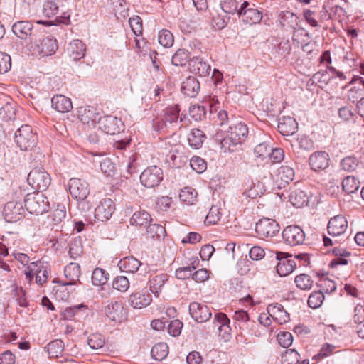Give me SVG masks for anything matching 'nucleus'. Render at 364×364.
<instances>
[{"label": "nucleus", "instance_id": "412c9836", "mask_svg": "<svg viewBox=\"0 0 364 364\" xmlns=\"http://www.w3.org/2000/svg\"><path fill=\"white\" fill-rule=\"evenodd\" d=\"M214 323L218 326V335L224 340L228 341L231 338V329L229 326L230 319L226 314L219 312L214 316Z\"/></svg>", "mask_w": 364, "mask_h": 364}, {"label": "nucleus", "instance_id": "c03bdc74", "mask_svg": "<svg viewBox=\"0 0 364 364\" xmlns=\"http://www.w3.org/2000/svg\"><path fill=\"white\" fill-rule=\"evenodd\" d=\"M222 10L228 14L238 15L240 12V4L237 0H224L220 2Z\"/></svg>", "mask_w": 364, "mask_h": 364}, {"label": "nucleus", "instance_id": "1a4fd4ad", "mask_svg": "<svg viewBox=\"0 0 364 364\" xmlns=\"http://www.w3.org/2000/svg\"><path fill=\"white\" fill-rule=\"evenodd\" d=\"M255 231L260 238L272 237L278 234L279 225L275 220L263 218L256 223Z\"/></svg>", "mask_w": 364, "mask_h": 364}, {"label": "nucleus", "instance_id": "69168bd1", "mask_svg": "<svg viewBox=\"0 0 364 364\" xmlns=\"http://www.w3.org/2000/svg\"><path fill=\"white\" fill-rule=\"evenodd\" d=\"M11 68V56L6 53H0V75L6 73Z\"/></svg>", "mask_w": 364, "mask_h": 364}, {"label": "nucleus", "instance_id": "9b49d317", "mask_svg": "<svg viewBox=\"0 0 364 364\" xmlns=\"http://www.w3.org/2000/svg\"><path fill=\"white\" fill-rule=\"evenodd\" d=\"M33 41H35L34 54L40 57L51 55L58 49L57 41L52 37H43L38 40L35 37Z\"/></svg>", "mask_w": 364, "mask_h": 364}, {"label": "nucleus", "instance_id": "de8ad7c7", "mask_svg": "<svg viewBox=\"0 0 364 364\" xmlns=\"http://www.w3.org/2000/svg\"><path fill=\"white\" fill-rule=\"evenodd\" d=\"M329 9L330 16H331L333 20H337L339 22L347 20V12L343 7L338 5H332L329 3Z\"/></svg>", "mask_w": 364, "mask_h": 364}, {"label": "nucleus", "instance_id": "49530a36", "mask_svg": "<svg viewBox=\"0 0 364 364\" xmlns=\"http://www.w3.org/2000/svg\"><path fill=\"white\" fill-rule=\"evenodd\" d=\"M66 208L64 205L58 204L56 208L48 216L49 220H51L53 224L57 225L65 218Z\"/></svg>", "mask_w": 364, "mask_h": 364}, {"label": "nucleus", "instance_id": "dca6fc26", "mask_svg": "<svg viewBox=\"0 0 364 364\" xmlns=\"http://www.w3.org/2000/svg\"><path fill=\"white\" fill-rule=\"evenodd\" d=\"M12 31L18 38L31 41L36 37V30H34L33 24L28 21H19L12 26Z\"/></svg>", "mask_w": 364, "mask_h": 364}, {"label": "nucleus", "instance_id": "0e129e2a", "mask_svg": "<svg viewBox=\"0 0 364 364\" xmlns=\"http://www.w3.org/2000/svg\"><path fill=\"white\" fill-rule=\"evenodd\" d=\"M112 287L121 292H125L129 287V282L124 276H117L113 280Z\"/></svg>", "mask_w": 364, "mask_h": 364}, {"label": "nucleus", "instance_id": "f03ea898", "mask_svg": "<svg viewBox=\"0 0 364 364\" xmlns=\"http://www.w3.org/2000/svg\"><path fill=\"white\" fill-rule=\"evenodd\" d=\"M248 134V128L243 122L231 123L227 135L221 140V147L225 151L233 152L236 146L245 141Z\"/></svg>", "mask_w": 364, "mask_h": 364}, {"label": "nucleus", "instance_id": "680f3d73", "mask_svg": "<svg viewBox=\"0 0 364 364\" xmlns=\"http://www.w3.org/2000/svg\"><path fill=\"white\" fill-rule=\"evenodd\" d=\"M100 169L107 176H112L116 171V166L110 159L105 158L100 162Z\"/></svg>", "mask_w": 364, "mask_h": 364}, {"label": "nucleus", "instance_id": "052dcab7", "mask_svg": "<svg viewBox=\"0 0 364 364\" xmlns=\"http://www.w3.org/2000/svg\"><path fill=\"white\" fill-rule=\"evenodd\" d=\"M48 278V270L41 262L37 263L36 282L42 286Z\"/></svg>", "mask_w": 364, "mask_h": 364}, {"label": "nucleus", "instance_id": "a19ab883", "mask_svg": "<svg viewBox=\"0 0 364 364\" xmlns=\"http://www.w3.org/2000/svg\"><path fill=\"white\" fill-rule=\"evenodd\" d=\"M290 203L296 208H301L307 203V196L301 190H295L289 195Z\"/></svg>", "mask_w": 364, "mask_h": 364}, {"label": "nucleus", "instance_id": "20e7f679", "mask_svg": "<svg viewBox=\"0 0 364 364\" xmlns=\"http://www.w3.org/2000/svg\"><path fill=\"white\" fill-rule=\"evenodd\" d=\"M180 108L178 105L167 107L164 110V118L154 122L153 126L157 132L164 129H176L178 126Z\"/></svg>", "mask_w": 364, "mask_h": 364}, {"label": "nucleus", "instance_id": "0eeeda50", "mask_svg": "<svg viewBox=\"0 0 364 364\" xmlns=\"http://www.w3.org/2000/svg\"><path fill=\"white\" fill-rule=\"evenodd\" d=\"M163 178V171L157 166L147 167L140 175L141 184L149 188L158 186Z\"/></svg>", "mask_w": 364, "mask_h": 364}, {"label": "nucleus", "instance_id": "a878e982", "mask_svg": "<svg viewBox=\"0 0 364 364\" xmlns=\"http://www.w3.org/2000/svg\"><path fill=\"white\" fill-rule=\"evenodd\" d=\"M298 124L293 117L283 116L279 119L277 129L282 135H292L296 132Z\"/></svg>", "mask_w": 364, "mask_h": 364}, {"label": "nucleus", "instance_id": "f704fd0d", "mask_svg": "<svg viewBox=\"0 0 364 364\" xmlns=\"http://www.w3.org/2000/svg\"><path fill=\"white\" fill-rule=\"evenodd\" d=\"M146 235L147 238L158 240L166 235V229L161 225L149 223L146 229Z\"/></svg>", "mask_w": 364, "mask_h": 364}, {"label": "nucleus", "instance_id": "aec40b11", "mask_svg": "<svg viewBox=\"0 0 364 364\" xmlns=\"http://www.w3.org/2000/svg\"><path fill=\"white\" fill-rule=\"evenodd\" d=\"M189 313L191 317L198 323L206 322L212 315L208 306L198 302H191L190 304Z\"/></svg>", "mask_w": 364, "mask_h": 364}, {"label": "nucleus", "instance_id": "4c0bfd02", "mask_svg": "<svg viewBox=\"0 0 364 364\" xmlns=\"http://www.w3.org/2000/svg\"><path fill=\"white\" fill-rule=\"evenodd\" d=\"M150 214L145 210L135 212L130 218V224L132 225L146 226L151 222Z\"/></svg>", "mask_w": 364, "mask_h": 364}, {"label": "nucleus", "instance_id": "79ce46f5", "mask_svg": "<svg viewBox=\"0 0 364 364\" xmlns=\"http://www.w3.org/2000/svg\"><path fill=\"white\" fill-rule=\"evenodd\" d=\"M46 348L50 357L57 358L61 355L64 349V343L60 339H56L50 342Z\"/></svg>", "mask_w": 364, "mask_h": 364}, {"label": "nucleus", "instance_id": "5fc2aeb1", "mask_svg": "<svg viewBox=\"0 0 364 364\" xmlns=\"http://www.w3.org/2000/svg\"><path fill=\"white\" fill-rule=\"evenodd\" d=\"M105 343V337L100 333H92L87 338V344L93 350L102 348Z\"/></svg>", "mask_w": 364, "mask_h": 364}, {"label": "nucleus", "instance_id": "6e6d98bb", "mask_svg": "<svg viewBox=\"0 0 364 364\" xmlns=\"http://www.w3.org/2000/svg\"><path fill=\"white\" fill-rule=\"evenodd\" d=\"M359 164L358 159L353 156H346L341 161L340 165L343 170L351 172L356 169Z\"/></svg>", "mask_w": 364, "mask_h": 364}, {"label": "nucleus", "instance_id": "bb28decb", "mask_svg": "<svg viewBox=\"0 0 364 364\" xmlns=\"http://www.w3.org/2000/svg\"><path fill=\"white\" fill-rule=\"evenodd\" d=\"M152 301L151 296L146 292L137 291L132 293L129 296L128 301L134 309H142L151 304Z\"/></svg>", "mask_w": 364, "mask_h": 364}, {"label": "nucleus", "instance_id": "7ed1b4c3", "mask_svg": "<svg viewBox=\"0 0 364 364\" xmlns=\"http://www.w3.org/2000/svg\"><path fill=\"white\" fill-rule=\"evenodd\" d=\"M25 209L31 214L42 215L50 208L48 198L40 192L27 194L24 198Z\"/></svg>", "mask_w": 364, "mask_h": 364}, {"label": "nucleus", "instance_id": "ea45409f", "mask_svg": "<svg viewBox=\"0 0 364 364\" xmlns=\"http://www.w3.org/2000/svg\"><path fill=\"white\" fill-rule=\"evenodd\" d=\"M152 358L156 360H162L168 354V346L165 343L155 344L151 350Z\"/></svg>", "mask_w": 364, "mask_h": 364}, {"label": "nucleus", "instance_id": "c9c22d12", "mask_svg": "<svg viewBox=\"0 0 364 364\" xmlns=\"http://www.w3.org/2000/svg\"><path fill=\"white\" fill-rule=\"evenodd\" d=\"M223 215L222 209L220 205H213L207 214L204 223L206 225H215L221 219Z\"/></svg>", "mask_w": 364, "mask_h": 364}, {"label": "nucleus", "instance_id": "58836bf2", "mask_svg": "<svg viewBox=\"0 0 364 364\" xmlns=\"http://www.w3.org/2000/svg\"><path fill=\"white\" fill-rule=\"evenodd\" d=\"M294 282L299 289L309 291L313 287L314 280L310 275L303 273L295 277Z\"/></svg>", "mask_w": 364, "mask_h": 364}, {"label": "nucleus", "instance_id": "423d86ee", "mask_svg": "<svg viewBox=\"0 0 364 364\" xmlns=\"http://www.w3.org/2000/svg\"><path fill=\"white\" fill-rule=\"evenodd\" d=\"M37 137L28 124L21 126L15 133V141L21 150H28L36 144Z\"/></svg>", "mask_w": 364, "mask_h": 364}, {"label": "nucleus", "instance_id": "b1692460", "mask_svg": "<svg viewBox=\"0 0 364 364\" xmlns=\"http://www.w3.org/2000/svg\"><path fill=\"white\" fill-rule=\"evenodd\" d=\"M295 173L293 168L284 165L279 167L274 175V180L278 183L279 188L284 187L294 178Z\"/></svg>", "mask_w": 364, "mask_h": 364}, {"label": "nucleus", "instance_id": "cd10ccee", "mask_svg": "<svg viewBox=\"0 0 364 364\" xmlns=\"http://www.w3.org/2000/svg\"><path fill=\"white\" fill-rule=\"evenodd\" d=\"M64 274L67 282H63L62 285H73L79 281L81 274L80 267L77 263L71 262L64 268Z\"/></svg>", "mask_w": 364, "mask_h": 364}, {"label": "nucleus", "instance_id": "8fccbe9b", "mask_svg": "<svg viewBox=\"0 0 364 364\" xmlns=\"http://www.w3.org/2000/svg\"><path fill=\"white\" fill-rule=\"evenodd\" d=\"M108 273L101 268H95L92 274V282L95 286L103 285L107 283Z\"/></svg>", "mask_w": 364, "mask_h": 364}, {"label": "nucleus", "instance_id": "13d9d810", "mask_svg": "<svg viewBox=\"0 0 364 364\" xmlns=\"http://www.w3.org/2000/svg\"><path fill=\"white\" fill-rule=\"evenodd\" d=\"M189 114L195 121H201L205 118L206 109L204 106L194 105L190 107Z\"/></svg>", "mask_w": 364, "mask_h": 364}, {"label": "nucleus", "instance_id": "c756f323", "mask_svg": "<svg viewBox=\"0 0 364 364\" xmlns=\"http://www.w3.org/2000/svg\"><path fill=\"white\" fill-rule=\"evenodd\" d=\"M52 107L56 111L65 113L70 111L73 104L70 98L63 95H56L51 99Z\"/></svg>", "mask_w": 364, "mask_h": 364}, {"label": "nucleus", "instance_id": "09e8293b", "mask_svg": "<svg viewBox=\"0 0 364 364\" xmlns=\"http://www.w3.org/2000/svg\"><path fill=\"white\" fill-rule=\"evenodd\" d=\"M87 309V306L84 304L70 306L65 309L63 316L65 319L70 320L80 313H85Z\"/></svg>", "mask_w": 364, "mask_h": 364}, {"label": "nucleus", "instance_id": "473e14b6", "mask_svg": "<svg viewBox=\"0 0 364 364\" xmlns=\"http://www.w3.org/2000/svg\"><path fill=\"white\" fill-rule=\"evenodd\" d=\"M16 104L11 99L4 104L0 102V117L4 121L12 120L15 118Z\"/></svg>", "mask_w": 364, "mask_h": 364}, {"label": "nucleus", "instance_id": "338daca9", "mask_svg": "<svg viewBox=\"0 0 364 364\" xmlns=\"http://www.w3.org/2000/svg\"><path fill=\"white\" fill-rule=\"evenodd\" d=\"M283 358V364H297L300 355L296 350L289 349L285 351Z\"/></svg>", "mask_w": 364, "mask_h": 364}, {"label": "nucleus", "instance_id": "2f4dec72", "mask_svg": "<svg viewBox=\"0 0 364 364\" xmlns=\"http://www.w3.org/2000/svg\"><path fill=\"white\" fill-rule=\"evenodd\" d=\"M168 279V275L166 273H159L149 279V289L156 296H159L162 287Z\"/></svg>", "mask_w": 364, "mask_h": 364}, {"label": "nucleus", "instance_id": "a211bd4d", "mask_svg": "<svg viewBox=\"0 0 364 364\" xmlns=\"http://www.w3.org/2000/svg\"><path fill=\"white\" fill-rule=\"evenodd\" d=\"M348 228V221L343 215H338L331 218L328 223V233L333 237L342 236Z\"/></svg>", "mask_w": 364, "mask_h": 364}, {"label": "nucleus", "instance_id": "c85d7f7f", "mask_svg": "<svg viewBox=\"0 0 364 364\" xmlns=\"http://www.w3.org/2000/svg\"><path fill=\"white\" fill-rule=\"evenodd\" d=\"M198 80L193 76L188 77L181 85L182 92L190 97H195L200 90Z\"/></svg>", "mask_w": 364, "mask_h": 364}, {"label": "nucleus", "instance_id": "f8f14e48", "mask_svg": "<svg viewBox=\"0 0 364 364\" xmlns=\"http://www.w3.org/2000/svg\"><path fill=\"white\" fill-rule=\"evenodd\" d=\"M25 208L20 202L9 201L4 205L3 215L8 223H15L24 218Z\"/></svg>", "mask_w": 364, "mask_h": 364}, {"label": "nucleus", "instance_id": "37998d69", "mask_svg": "<svg viewBox=\"0 0 364 364\" xmlns=\"http://www.w3.org/2000/svg\"><path fill=\"white\" fill-rule=\"evenodd\" d=\"M114 6L115 14L118 18H125L129 15V4L125 0H112Z\"/></svg>", "mask_w": 364, "mask_h": 364}, {"label": "nucleus", "instance_id": "3c124183", "mask_svg": "<svg viewBox=\"0 0 364 364\" xmlns=\"http://www.w3.org/2000/svg\"><path fill=\"white\" fill-rule=\"evenodd\" d=\"M343 190L347 193H353L359 188V182L352 176H346L342 182Z\"/></svg>", "mask_w": 364, "mask_h": 364}, {"label": "nucleus", "instance_id": "72a5a7b5", "mask_svg": "<svg viewBox=\"0 0 364 364\" xmlns=\"http://www.w3.org/2000/svg\"><path fill=\"white\" fill-rule=\"evenodd\" d=\"M205 139V134L199 129H191V132L188 135V144L191 147L195 149H200Z\"/></svg>", "mask_w": 364, "mask_h": 364}, {"label": "nucleus", "instance_id": "9d476101", "mask_svg": "<svg viewBox=\"0 0 364 364\" xmlns=\"http://www.w3.org/2000/svg\"><path fill=\"white\" fill-rule=\"evenodd\" d=\"M238 16L242 18L243 22L250 25L258 23L262 18V13L255 5L247 1L240 4V12L238 13Z\"/></svg>", "mask_w": 364, "mask_h": 364}, {"label": "nucleus", "instance_id": "4468645a", "mask_svg": "<svg viewBox=\"0 0 364 364\" xmlns=\"http://www.w3.org/2000/svg\"><path fill=\"white\" fill-rule=\"evenodd\" d=\"M282 237L287 244L296 246L303 244L305 240V233L299 226L289 225L284 229Z\"/></svg>", "mask_w": 364, "mask_h": 364}, {"label": "nucleus", "instance_id": "2eb2a0df", "mask_svg": "<svg viewBox=\"0 0 364 364\" xmlns=\"http://www.w3.org/2000/svg\"><path fill=\"white\" fill-rule=\"evenodd\" d=\"M99 128L107 134L119 133L123 127V122L119 118L112 115H105L98 119Z\"/></svg>", "mask_w": 364, "mask_h": 364}, {"label": "nucleus", "instance_id": "e2e57ef3", "mask_svg": "<svg viewBox=\"0 0 364 364\" xmlns=\"http://www.w3.org/2000/svg\"><path fill=\"white\" fill-rule=\"evenodd\" d=\"M190 165L193 170L198 173H203L207 168L206 161L203 159L196 156L191 158Z\"/></svg>", "mask_w": 364, "mask_h": 364}, {"label": "nucleus", "instance_id": "774afa93", "mask_svg": "<svg viewBox=\"0 0 364 364\" xmlns=\"http://www.w3.org/2000/svg\"><path fill=\"white\" fill-rule=\"evenodd\" d=\"M43 11L45 16L50 18L58 13V6L55 1H46L43 4Z\"/></svg>", "mask_w": 364, "mask_h": 364}, {"label": "nucleus", "instance_id": "4d7b16f0", "mask_svg": "<svg viewBox=\"0 0 364 364\" xmlns=\"http://www.w3.org/2000/svg\"><path fill=\"white\" fill-rule=\"evenodd\" d=\"M83 252L81 240L80 237L72 240L69 247V255L73 259L80 257Z\"/></svg>", "mask_w": 364, "mask_h": 364}, {"label": "nucleus", "instance_id": "393cba45", "mask_svg": "<svg viewBox=\"0 0 364 364\" xmlns=\"http://www.w3.org/2000/svg\"><path fill=\"white\" fill-rule=\"evenodd\" d=\"M86 46L78 39L71 41L67 48V54L73 61H77L85 57Z\"/></svg>", "mask_w": 364, "mask_h": 364}, {"label": "nucleus", "instance_id": "7c9ffc66", "mask_svg": "<svg viewBox=\"0 0 364 364\" xmlns=\"http://www.w3.org/2000/svg\"><path fill=\"white\" fill-rule=\"evenodd\" d=\"M141 265V262L134 257H124L118 264L122 272L132 274L136 272Z\"/></svg>", "mask_w": 364, "mask_h": 364}, {"label": "nucleus", "instance_id": "6ab92c4d", "mask_svg": "<svg viewBox=\"0 0 364 364\" xmlns=\"http://www.w3.org/2000/svg\"><path fill=\"white\" fill-rule=\"evenodd\" d=\"M105 314L112 321L122 323L126 320L127 314L123 304L119 301H114L105 307Z\"/></svg>", "mask_w": 364, "mask_h": 364}, {"label": "nucleus", "instance_id": "4be33fe9", "mask_svg": "<svg viewBox=\"0 0 364 364\" xmlns=\"http://www.w3.org/2000/svg\"><path fill=\"white\" fill-rule=\"evenodd\" d=\"M188 66L191 73L205 77L210 74L211 66L203 60V58L196 56L190 58Z\"/></svg>", "mask_w": 364, "mask_h": 364}, {"label": "nucleus", "instance_id": "39448f33", "mask_svg": "<svg viewBox=\"0 0 364 364\" xmlns=\"http://www.w3.org/2000/svg\"><path fill=\"white\" fill-rule=\"evenodd\" d=\"M28 184L38 192H43L49 187L51 178L49 173L42 167L32 169L28 175Z\"/></svg>", "mask_w": 364, "mask_h": 364}, {"label": "nucleus", "instance_id": "e433bc0d", "mask_svg": "<svg viewBox=\"0 0 364 364\" xmlns=\"http://www.w3.org/2000/svg\"><path fill=\"white\" fill-rule=\"evenodd\" d=\"M179 198L188 205H194L197 201L198 192L192 187H185L181 191Z\"/></svg>", "mask_w": 364, "mask_h": 364}, {"label": "nucleus", "instance_id": "bf43d9fd", "mask_svg": "<svg viewBox=\"0 0 364 364\" xmlns=\"http://www.w3.org/2000/svg\"><path fill=\"white\" fill-rule=\"evenodd\" d=\"M271 146L267 142H262L257 145L254 149V154L257 159L264 160L269 157Z\"/></svg>", "mask_w": 364, "mask_h": 364}, {"label": "nucleus", "instance_id": "f257e3e1", "mask_svg": "<svg viewBox=\"0 0 364 364\" xmlns=\"http://www.w3.org/2000/svg\"><path fill=\"white\" fill-rule=\"evenodd\" d=\"M131 141L130 136L122 138L117 136L112 144L114 154L118 159L122 157L121 164L125 165L127 173L130 176L137 172L136 156L131 149Z\"/></svg>", "mask_w": 364, "mask_h": 364}, {"label": "nucleus", "instance_id": "864d4df0", "mask_svg": "<svg viewBox=\"0 0 364 364\" xmlns=\"http://www.w3.org/2000/svg\"><path fill=\"white\" fill-rule=\"evenodd\" d=\"M158 41L164 48H170L173 44L174 38L173 34L168 30L163 29L159 33Z\"/></svg>", "mask_w": 364, "mask_h": 364}, {"label": "nucleus", "instance_id": "6e6552de", "mask_svg": "<svg viewBox=\"0 0 364 364\" xmlns=\"http://www.w3.org/2000/svg\"><path fill=\"white\" fill-rule=\"evenodd\" d=\"M276 259L278 261L276 270L280 277L289 275L296 267L295 258L292 257L291 255L282 252H277Z\"/></svg>", "mask_w": 364, "mask_h": 364}, {"label": "nucleus", "instance_id": "a18cd8bd", "mask_svg": "<svg viewBox=\"0 0 364 364\" xmlns=\"http://www.w3.org/2000/svg\"><path fill=\"white\" fill-rule=\"evenodd\" d=\"M189 60V53L185 49H178L172 56L171 63L176 66H183Z\"/></svg>", "mask_w": 364, "mask_h": 364}, {"label": "nucleus", "instance_id": "5701e85b", "mask_svg": "<svg viewBox=\"0 0 364 364\" xmlns=\"http://www.w3.org/2000/svg\"><path fill=\"white\" fill-rule=\"evenodd\" d=\"M330 158L326 151H316L309 157V165L311 169L318 171L324 170L329 166Z\"/></svg>", "mask_w": 364, "mask_h": 364}, {"label": "nucleus", "instance_id": "ddd939ff", "mask_svg": "<svg viewBox=\"0 0 364 364\" xmlns=\"http://www.w3.org/2000/svg\"><path fill=\"white\" fill-rule=\"evenodd\" d=\"M68 188L72 197L77 200H84L90 193L88 183L80 178H70Z\"/></svg>", "mask_w": 364, "mask_h": 364}, {"label": "nucleus", "instance_id": "603ef678", "mask_svg": "<svg viewBox=\"0 0 364 364\" xmlns=\"http://www.w3.org/2000/svg\"><path fill=\"white\" fill-rule=\"evenodd\" d=\"M325 299L323 293L321 291L312 292L308 299V305L311 309H317L321 306Z\"/></svg>", "mask_w": 364, "mask_h": 364}, {"label": "nucleus", "instance_id": "f3484780", "mask_svg": "<svg viewBox=\"0 0 364 364\" xmlns=\"http://www.w3.org/2000/svg\"><path fill=\"white\" fill-rule=\"evenodd\" d=\"M115 205L111 198H103L95 209V218L99 221H107L110 219L114 211Z\"/></svg>", "mask_w": 364, "mask_h": 364}]
</instances>
